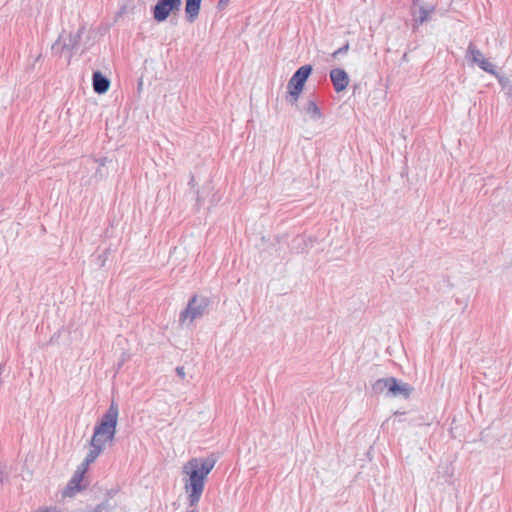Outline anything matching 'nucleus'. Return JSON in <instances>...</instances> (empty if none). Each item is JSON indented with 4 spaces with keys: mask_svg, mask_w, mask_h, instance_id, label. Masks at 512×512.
<instances>
[{
    "mask_svg": "<svg viewBox=\"0 0 512 512\" xmlns=\"http://www.w3.org/2000/svg\"><path fill=\"white\" fill-rule=\"evenodd\" d=\"M212 458H191L182 468V473L187 477L184 489L187 493L189 506L197 507L205 487V481L215 466Z\"/></svg>",
    "mask_w": 512,
    "mask_h": 512,
    "instance_id": "obj_1",
    "label": "nucleus"
},
{
    "mask_svg": "<svg viewBox=\"0 0 512 512\" xmlns=\"http://www.w3.org/2000/svg\"><path fill=\"white\" fill-rule=\"evenodd\" d=\"M118 416V406L112 401L108 410L94 427V432L90 440V449L84 459L85 467H89V465L99 457L107 443L114 441L117 431Z\"/></svg>",
    "mask_w": 512,
    "mask_h": 512,
    "instance_id": "obj_2",
    "label": "nucleus"
},
{
    "mask_svg": "<svg viewBox=\"0 0 512 512\" xmlns=\"http://www.w3.org/2000/svg\"><path fill=\"white\" fill-rule=\"evenodd\" d=\"M312 70L311 65H303L292 75L287 84V102L292 105L297 103L305 82L312 73Z\"/></svg>",
    "mask_w": 512,
    "mask_h": 512,
    "instance_id": "obj_3",
    "label": "nucleus"
},
{
    "mask_svg": "<svg viewBox=\"0 0 512 512\" xmlns=\"http://www.w3.org/2000/svg\"><path fill=\"white\" fill-rule=\"evenodd\" d=\"M208 303L209 301L205 297H192L189 300L187 308L180 314V322L182 324L185 323L186 320L192 322L193 320L201 317L204 314Z\"/></svg>",
    "mask_w": 512,
    "mask_h": 512,
    "instance_id": "obj_4",
    "label": "nucleus"
},
{
    "mask_svg": "<svg viewBox=\"0 0 512 512\" xmlns=\"http://www.w3.org/2000/svg\"><path fill=\"white\" fill-rule=\"evenodd\" d=\"M182 0H158L153 7V18L157 22H164L173 14L176 15L181 8Z\"/></svg>",
    "mask_w": 512,
    "mask_h": 512,
    "instance_id": "obj_5",
    "label": "nucleus"
},
{
    "mask_svg": "<svg viewBox=\"0 0 512 512\" xmlns=\"http://www.w3.org/2000/svg\"><path fill=\"white\" fill-rule=\"evenodd\" d=\"M84 27L78 29L75 34H69L67 38L60 36L58 40L53 44L52 50L63 52L64 50L72 51L78 47L81 36L83 34Z\"/></svg>",
    "mask_w": 512,
    "mask_h": 512,
    "instance_id": "obj_6",
    "label": "nucleus"
},
{
    "mask_svg": "<svg viewBox=\"0 0 512 512\" xmlns=\"http://www.w3.org/2000/svg\"><path fill=\"white\" fill-rule=\"evenodd\" d=\"M468 53L474 64L479 66L485 72L496 75L495 65L480 50L470 46Z\"/></svg>",
    "mask_w": 512,
    "mask_h": 512,
    "instance_id": "obj_7",
    "label": "nucleus"
},
{
    "mask_svg": "<svg viewBox=\"0 0 512 512\" xmlns=\"http://www.w3.org/2000/svg\"><path fill=\"white\" fill-rule=\"evenodd\" d=\"M88 467H85L84 461L81 466L75 472L71 480L68 482L65 490L63 491L64 497H72L76 492H79L82 489L81 481L83 479V475L86 472Z\"/></svg>",
    "mask_w": 512,
    "mask_h": 512,
    "instance_id": "obj_8",
    "label": "nucleus"
},
{
    "mask_svg": "<svg viewBox=\"0 0 512 512\" xmlns=\"http://www.w3.org/2000/svg\"><path fill=\"white\" fill-rule=\"evenodd\" d=\"M330 79L336 92H342L349 84L348 74L341 68L332 69Z\"/></svg>",
    "mask_w": 512,
    "mask_h": 512,
    "instance_id": "obj_9",
    "label": "nucleus"
},
{
    "mask_svg": "<svg viewBox=\"0 0 512 512\" xmlns=\"http://www.w3.org/2000/svg\"><path fill=\"white\" fill-rule=\"evenodd\" d=\"M391 386H389V395L393 397H403L405 399L409 398L411 395L413 388L407 384L398 381L396 378H392Z\"/></svg>",
    "mask_w": 512,
    "mask_h": 512,
    "instance_id": "obj_10",
    "label": "nucleus"
},
{
    "mask_svg": "<svg viewBox=\"0 0 512 512\" xmlns=\"http://www.w3.org/2000/svg\"><path fill=\"white\" fill-rule=\"evenodd\" d=\"M92 85L97 94H104L110 87V80L100 71H96L92 76Z\"/></svg>",
    "mask_w": 512,
    "mask_h": 512,
    "instance_id": "obj_11",
    "label": "nucleus"
},
{
    "mask_svg": "<svg viewBox=\"0 0 512 512\" xmlns=\"http://www.w3.org/2000/svg\"><path fill=\"white\" fill-rule=\"evenodd\" d=\"M115 493L113 490L108 491L103 502L95 507L88 508L86 512H112L117 507V503L112 501Z\"/></svg>",
    "mask_w": 512,
    "mask_h": 512,
    "instance_id": "obj_12",
    "label": "nucleus"
},
{
    "mask_svg": "<svg viewBox=\"0 0 512 512\" xmlns=\"http://www.w3.org/2000/svg\"><path fill=\"white\" fill-rule=\"evenodd\" d=\"M432 11L433 9L424 8L420 4L419 0L414 1L412 6V15L415 25L424 23L428 19V16Z\"/></svg>",
    "mask_w": 512,
    "mask_h": 512,
    "instance_id": "obj_13",
    "label": "nucleus"
},
{
    "mask_svg": "<svg viewBox=\"0 0 512 512\" xmlns=\"http://www.w3.org/2000/svg\"><path fill=\"white\" fill-rule=\"evenodd\" d=\"M202 0H185L186 20L193 23L199 16Z\"/></svg>",
    "mask_w": 512,
    "mask_h": 512,
    "instance_id": "obj_14",
    "label": "nucleus"
},
{
    "mask_svg": "<svg viewBox=\"0 0 512 512\" xmlns=\"http://www.w3.org/2000/svg\"><path fill=\"white\" fill-rule=\"evenodd\" d=\"M393 377H387L378 379L375 381V383L372 385V390L376 394H383L386 393L389 395V386H391V382Z\"/></svg>",
    "mask_w": 512,
    "mask_h": 512,
    "instance_id": "obj_15",
    "label": "nucleus"
},
{
    "mask_svg": "<svg viewBox=\"0 0 512 512\" xmlns=\"http://www.w3.org/2000/svg\"><path fill=\"white\" fill-rule=\"evenodd\" d=\"M305 111L313 120H319L322 117L320 108L318 107L316 102L313 100H309L307 102Z\"/></svg>",
    "mask_w": 512,
    "mask_h": 512,
    "instance_id": "obj_16",
    "label": "nucleus"
},
{
    "mask_svg": "<svg viewBox=\"0 0 512 512\" xmlns=\"http://www.w3.org/2000/svg\"><path fill=\"white\" fill-rule=\"evenodd\" d=\"M497 80H498V83L500 84L501 88L504 90V89H507L508 87L512 86V80L509 78V77H506L504 75H500L496 72V75H494Z\"/></svg>",
    "mask_w": 512,
    "mask_h": 512,
    "instance_id": "obj_17",
    "label": "nucleus"
},
{
    "mask_svg": "<svg viewBox=\"0 0 512 512\" xmlns=\"http://www.w3.org/2000/svg\"><path fill=\"white\" fill-rule=\"evenodd\" d=\"M349 50V43H346L344 46L340 47L339 49H337L333 54L332 56L333 57H337L338 55H341V54H346Z\"/></svg>",
    "mask_w": 512,
    "mask_h": 512,
    "instance_id": "obj_18",
    "label": "nucleus"
},
{
    "mask_svg": "<svg viewBox=\"0 0 512 512\" xmlns=\"http://www.w3.org/2000/svg\"><path fill=\"white\" fill-rule=\"evenodd\" d=\"M176 373H177V375H178L180 378H182V379H184V378H185V370H184V367H182V366H178V367L176 368Z\"/></svg>",
    "mask_w": 512,
    "mask_h": 512,
    "instance_id": "obj_19",
    "label": "nucleus"
},
{
    "mask_svg": "<svg viewBox=\"0 0 512 512\" xmlns=\"http://www.w3.org/2000/svg\"><path fill=\"white\" fill-rule=\"evenodd\" d=\"M37 512H57L56 508H43L39 509Z\"/></svg>",
    "mask_w": 512,
    "mask_h": 512,
    "instance_id": "obj_20",
    "label": "nucleus"
},
{
    "mask_svg": "<svg viewBox=\"0 0 512 512\" xmlns=\"http://www.w3.org/2000/svg\"><path fill=\"white\" fill-rule=\"evenodd\" d=\"M229 0H219L218 2V6L219 7H224L228 4Z\"/></svg>",
    "mask_w": 512,
    "mask_h": 512,
    "instance_id": "obj_21",
    "label": "nucleus"
},
{
    "mask_svg": "<svg viewBox=\"0 0 512 512\" xmlns=\"http://www.w3.org/2000/svg\"><path fill=\"white\" fill-rule=\"evenodd\" d=\"M504 91L506 92V94L509 97H512V85L510 87H508L507 89H504Z\"/></svg>",
    "mask_w": 512,
    "mask_h": 512,
    "instance_id": "obj_22",
    "label": "nucleus"
},
{
    "mask_svg": "<svg viewBox=\"0 0 512 512\" xmlns=\"http://www.w3.org/2000/svg\"><path fill=\"white\" fill-rule=\"evenodd\" d=\"M100 166H105L106 158L98 160Z\"/></svg>",
    "mask_w": 512,
    "mask_h": 512,
    "instance_id": "obj_23",
    "label": "nucleus"
},
{
    "mask_svg": "<svg viewBox=\"0 0 512 512\" xmlns=\"http://www.w3.org/2000/svg\"><path fill=\"white\" fill-rule=\"evenodd\" d=\"M194 180H195V179H194V177L192 176V177H191V180H190V182H189V184H190V185H194Z\"/></svg>",
    "mask_w": 512,
    "mask_h": 512,
    "instance_id": "obj_24",
    "label": "nucleus"
},
{
    "mask_svg": "<svg viewBox=\"0 0 512 512\" xmlns=\"http://www.w3.org/2000/svg\"><path fill=\"white\" fill-rule=\"evenodd\" d=\"M187 512H198L196 509H192L190 511H187Z\"/></svg>",
    "mask_w": 512,
    "mask_h": 512,
    "instance_id": "obj_25",
    "label": "nucleus"
},
{
    "mask_svg": "<svg viewBox=\"0 0 512 512\" xmlns=\"http://www.w3.org/2000/svg\"><path fill=\"white\" fill-rule=\"evenodd\" d=\"M465 0H454V2H464Z\"/></svg>",
    "mask_w": 512,
    "mask_h": 512,
    "instance_id": "obj_26",
    "label": "nucleus"
}]
</instances>
